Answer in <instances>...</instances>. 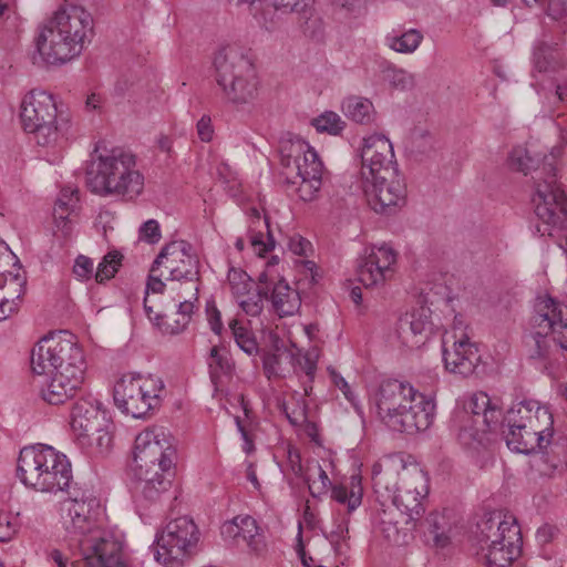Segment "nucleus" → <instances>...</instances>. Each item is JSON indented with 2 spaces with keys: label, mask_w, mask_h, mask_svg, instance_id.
Listing matches in <instances>:
<instances>
[{
  "label": "nucleus",
  "mask_w": 567,
  "mask_h": 567,
  "mask_svg": "<svg viewBox=\"0 0 567 567\" xmlns=\"http://www.w3.org/2000/svg\"><path fill=\"white\" fill-rule=\"evenodd\" d=\"M371 409L392 431L413 434L425 431L434 419L435 403L408 382L383 381L370 396Z\"/></svg>",
  "instance_id": "f257e3e1"
},
{
  "label": "nucleus",
  "mask_w": 567,
  "mask_h": 567,
  "mask_svg": "<svg viewBox=\"0 0 567 567\" xmlns=\"http://www.w3.org/2000/svg\"><path fill=\"white\" fill-rule=\"evenodd\" d=\"M92 33L89 11L79 6H61L39 27L37 50L48 64H64L81 54Z\"/></svg>",
  "instance_id": "f03ea898"
},
{
  "label": "nucleus",
  "mask_w": 567,
  "mask_h": 567,
  "mask_svg": "<svg viewBox=\"0 0 567 567\" xmlns=\"http://www.w3.org/2000/svg\"><path fill=\"white\" fill-rule=\"evenodd\" d=\"M86 186L100 196L132 200L142 194L144 176L136 168L133 153L120 147L103 152L96 148L86 168Z\"/></svg>",
  "instance_id": "7ed1b4c3"
},
{
  "label": "nucleus",
  "mask_w": 567,
  "mask_h": 567,
  "mask_svg": "<svg viewBox=\"0 0 567 567\" xmlns=\"http://www.w3.org/2000/svg\"><path fill=\"white\" fill-rule=\"evenodd\" d=\"M538 165L539 161L530 157L525 148L516 147L511 152L509 166L513 169L525 175L533 169L537 173L532 202L542 224L536 228L540 236H551L553 228L563 225L567 217V195L557 183L554 163L544 161L542 169Z\"/></svg>",
  "instance_id": "20e7f679"
},
{
  "label": "nucleus",
  "mask_w": 567,
  "mask_h": 567,
  "mask_svg": "<svg viewBox=\"0 0 567 567\" xmlns=\"http://www.w3.org/2000/svg\"><path fill=\"white\" fill-rule=\"evenodd\" d=\"M373 487L381 497L390 499L404 514L409 523L419 522L425 507L426 478L416 466L406 467L402 462L375 464L372 468Z\"/></svg>",
  "instance_id": "39448f33"
},
{
  "label": "nucleus",
  "mask_w": 567,
  "mask_h": 567,
  "mask_svg": "<svg viewBox=\"0 0 567 567\" xmlns=\"http://www.w3.org/2000/svg\"><path fill=\"white\" fill-rule=\"evenodd\" d=\"M17 475L27 487L42 493L66 491L73 478L68 457L49 445L23 447L18 458Z\"/></svg>",
  "instance_id": "423d86ee"
},
{
  "label": "nucleus",
  "mask_w": 567,
  "mask_h": 567,
  "mask_svg": "<svg viewBox=\"0 0 567 567\" xmlns=\"http://www.w3.org/2000/svg\"><path fill=\"white\" fill-rule=\"evenodd\" d=\"M281 176L288 190L303 202L315 200L322 185L323 165L313 147L298 136L280 142Z\"/></svg>",
  "instance_id": "0eeeda50"
},
{
  "label": "nucleus",
  "mask_w": 567,
  "mask_h": 567,
  "mask_svg": "<svg viewBox=\"0 0 567 567\" xmlns=\"http://www.w3.org/2000/svg\"><path fill=\"white\" fill-rule=\"evenodd\" d=\"M563 316H567L566 306L547 296L537 298L532 318L534 331L528 342L529 358L540 361L546 369L559 363L560 358H567Z\"/></svg>",
  "instance_id": "6e6552de"
},
{
  "label": "nucleus",
  "mask_w": 567,
  "mask_h": 567,
  "mask_svg": "<svg viewBox=\"0 0 567 567\" xmlns=\"http://www.w3.org/2000/svg\"><path fill=\"white\" fill-rule=\"evenodd\" d=\"M214 65L217 84L229 103L241 106L256 100L259 80L255 64L244 49L223 48L217 52Z\"/></svg>",
  "instance_id": "1a4fd4ad"
},
{
  "label": "nucleus",
  "mask_w": 567,
  "mask_h": 567,
  "mask_svg": "<svg viewBox=\"0 0 567 567\" xmlns=\"http://www.w3.org/2000/svg\"><path fill=\"white\" fill-rule=\"evenodd\" d=\"M20 117L24 131L44 147L58 145L70 127L69 116L58 110L54 96L43 90H32L23 97Z\"/></svg>",
  "instance_id": "9d476101"
},
{
  "label": "nucleus",
  "mask_w": 567,
  "mask_h": 567,
  "mask_svg": "<svg viewBox=\"0 0 567 567\" xmlns=\"http://www.w3.org/2000/svg\"><path fill=\"white\" fill-rule=\"evenodd\" d=\"M31 369L35 374L50 371L84 379L86 362L78 338L65 330L44 336L31 351Z\"/></svg>",
  "instance_id": "9b49d317"
},
{
  "label": "nucleus",
  "mask_w": 567,
  "mask_h": 567,
  "mask_svg": "<svg viewBox=\"0 0 567 567\" xmlns=\"http://www.w3.org/2000/svg\"><path fill=\"white\" fill-rule=\"evenodd\" d=\"M165 383L154 374L123 375L114 385L113 399L118 410L135 419L144 417L162 404Z\"/></svg>",
  "instance_id": "f8f14e48"
},
{
  "label": "nucleus",
  "mask_w": 567,
  "mask_h": 567,
  "mask_svg": "<svg viewBox=\"0 0 567 567\" xmlns=\"http://www.w3.org/2000/svg\"><path fill=\"white\" fill-rule=\"evenodd\" d=\"M155 268L167 272L166 280L181 281L178 289L198 300V275L199 261L192 252V246L185 240H176L167 244L155 259Z\"/></svg>",
  "instance_id": "ddd939ff"
},
{
  "label": "nucleus",
  "mask_w": 567,
  "mask_h": 567,
  "mask_svg": "<svg viewBox=\"0 0 567 567\" xmlns=\"http://www.w3.org/2000/svg\"><path fill=\"white\" fill-rule=\"evenodd\" d=\"M199 540V530L187 516L177 517L156 536L155 559L166 566L179 564L192 555Z\"/></svg>",
  "instance_id": "4468645a"
},
{
  "label": "nucleus",
  "mask_w": 567,
  "mask_h": 567,
  "mask_svg": "<svg viewBox=\"0 0 567 567\" xmlns=\"http://www.w3.org/2000/svg\"><path fill=\"white\" fill-rule=\"evenodd\" d=\"M501 415L498 409L491 406V399L486 393L473 394L467 405L457 410L453 416L452 422L457 431L458 441L465 446L480 442L482 434L492 430Z\"/></svg>",
  "instance_id": "2eb2a0df"
},
{
  "label": "nucleus",
  "mask_w": 567,
  "mask_h": 567,
  "mask_svg": "<svg viewBox=\"0 0 567 567\" xmlns=\"http://www.w3.org/2000/svg\"><path fill=\"white\" fill-rule=\"evenodd\" d=\"M69 497L61 503V518L69 534L80 538L101 532L94 528L101 504L90 488L71 486L66 489Z\"/></svg>",
  "instance_id": "dca6fc26"
},
{
  "label": "nucleus",
  "mask_w": 567,
  "mask_h": 567,
  "mask_svg": "<svg viewBox=\"0 0 567 567\" xmlns=\"http://www.w3.org/2000/svg\"><path fill=\"white\" fill-rule=\"evenodd\" d=\"M176 449L169 432L162 426L142 431L135 439L134 463L159 465L164 470L173 468Z\"/></svg>",
  "instance_id": "f3484780"
},
{
  "label": "nucleus",
  "mask_w": 567,
  "mask_h": 567,
  "mask_svg": "<svg viewBox=\"0 0 567 567\" xmlns=\"http://www.w3.org/2000/svg\"><path fill=\"white\" fill-rule=\"evenodd\" d=\"M361 159V175L364 182L385 179L386 176L391 177L399 173L393 145L385 135L372 134L363 138Z\"/></svg>",
  "instance_id": "a211bd4d"
},
{
  "label": "nucleus",
  "mask_w": 567,
  "mask_h": 567,
  "mask_svg": "<svg viewBox=\"0 0 567 567\" xmlns=\"http://www.w3.org/2000/svg\"><path fill=\"white\" fill-rule=\"evenodd\" d=\"M398 252L389 245L365 247L358 260V279L365 287L384 285L395 272Z\"/></svg>",
  "instance_id": "6ab92c4d"
},
{
  "label": "nucleus",
  "mask_w": 567,
  "mask_h": 567,
  "mask_svg": "<svg viewBox=\"0 0 567 567\" xmlns=\"http://www.w3.org/2000/svg\"><path fill=\"white\" fill-rule=\"evenodd\" d=\"M79 546L89 567H128L123 544L107 532H93Z\"/></svg>",
  "instance_id": "aec40b11"
},
{
  "label": "nucleus",
  "mask_w": 567,
  "mask_h": 567,
  "mask_svg": "<svg viewBox=\"0 0 567 567\" xmlns=\"http://www.w3.org/2000/svg\"><path fill=\"white\" fill-rule=\"evenodd\" d=\"M364 192L377 213H389L405 203L406 187L400 173L364 182Z\"/></svg>",
  "instance_id": "412c9836"
},
{
  "label": "nucleus",
  "mask_w": 567,
  "mask_h": 567,
  "mask_svg": "<svg viewBox=\"0 0 567 567\" xmlns=\"http://www.w3.org/2000/svg\"><path fill=\"white\" fill-rule=\"evenodd\" d=\"M504 420L508 429L517 430L551 431L554 424L549 408L533 399L513 403Z\"/></svg>",
  "instance_id": "4be33fe9"
},
{
  "label": "nucleus",
  "mask_w": 567,
  "mask_h": 567,
  "mask_svg": "<svg viewBox=\"0 0 567 567\" xmlns=\"http://www.w3.org/2000/svg\"><path fill=\"white\" fill-rule=\"evenodd\" d=\"M132 471L134 493L136 497H141L146 502L158 501L162 494L167 492L171 486L173 468L164 470L159 465L134 463Z\"/></svg>",
  "instance_id": "5701e85b"
},
{
  "label": "nucleus",
  "mask_w": 567,
  "mask_h": 567,
  "mask_svg": "<svg viewBox=\"0 0 567 567\" xmlns=\"http://www.w3.org/2000/svg\"><path fill=\"white\" fill-rule=\"evenodd\" d=\"M192 300H194V298H190L189 295L177 291L176 301H178V308L172 321L165 319L161 310H155V306L147 297L144 299V310L147 318L162 333L171 336L179 334L185 331L194 315L195 306Z\"/></svg>",
  "instance_id": "b1692460"
},
{
  "label": "nucleus",
  "mask_w": 567,
  "mask_h": 567,
  "mask_svg": "<svg viewBox=\"0 0 567 567\" xmlns=\"http://www.w3.org/2000/svg\"><path fill=\"white\" fill-rule=\"evenodd\" d=\"M106 412L101 409V403L92 398H82L78 400L71 412V427L76 440L81 439L87 441V433L107 426Z\"/></svg>",
  "instance_id": "393cba45"
},
{
  "label": "nucleus",
  "mask_w": 567,
  "mask_h": 567,
  "mask_svg": "<svg viewBox=\"0 0 567 567\" xmlns=\"http://www.w3.org/2000/svg\"><path fill=\"white\" fill-rule=\"evenodd\" d=\"M480 359L477 347L470 341L465 333H462L457 339L454 336L451 350L445 346L443 349V360L446 370L462 377L473 374Z\"/></svg>",
  "instance_id": "a878e982"
},
{
  "label": "nucleus",
  "mask_w": 567,
  "mask_h": 567,
  "mask_svg": "<svg viewBox=\"0 0 567 567\" xmlns=\"http://www.w3.org/2000/svg\"><path fill=\"white\" fill-rule=\"evenodd\" d=\"M220 533L226 542H233L237 546L246 545L256 553L265 546L264 536L259 532L256 520L248 515L236 516L234 519L224 523Z\"/></svg>",
  "instance_id": "bb28decb"
},
{
  "label": "nucleus",
  "mask_w": 567,
  "mask_h": 567,
  "mask_svg": "<svg viewBox=\"0 0 567 567\" xmlns=\"http://www.w3.org/2000/svg\"><path fill=\"white\" fill-rule=\"evenodd\" d=\"M44 380L41 383V398L49 404H63L73 398L81 388L84 379L63 374L62 372H43Z\"/></svg>",
  "instance_id": "cd10ccee"
},
{
  "label": "nucleus",
  "mask_w": 567,
  "mask_h": 567,
  "mask_svg": "<svg viewBox=\"0 0 567 567\" xmlns=\"http://www.w3.org/2000/svg\"><path fill=\"white\" fill-rule=\"evenodd\" d=\"M513 529L516 537H522L520 528L514 517L494 514L477 524V540L482 548L502 545L507 543L509 532L513 533Z\"/></svg>",
  "instance_id": "c85d7f7f"
},
{
  "label": "nucleus",
  "mask_w": 567,
  "mask_h": 567,
  "mask_svg": "<svg viewBox=\"0 0 567 567\" xmlns=\"http://www.w3.org/2000/svg\"><path fill=\"white\" fill-rule=\"evenodd\" d=\"M554 430L551 431H533L532 429L517 430L508 429L505 435L507 446L523 454L535 452H544L550 444Z\"/></svg>",
  "instance_id": "c756f323"
},
{
  "label": "nucleus",
  "mask_w": 567,
  "mask_h": 567,
  "mask_svg": "<svg viewBox=\"0 0 567 567\" xmlns=\"http://www.w3.org/2000/svg\"><path fill=\"white\" fill-rule=\"evenodd\" d=\"M400 329L405 342H411L412 346L424 343L433 331L430 309L421 307L413 310L401 320Z\"/></svg>",
  "instance_id": "7c9ffc66"
},
{
  "label": "nucleus",
  "mask_w": 567,
  "mask_h": 567,
  "mask_svg": "<svg viewBox=\"0 0 567 567\" xmlns=\"http://www.w3.org/2000/svg\"><path fill=\"white\" fill-rule=\"evenodd\" d=\"M270 291V301L274 310L279 317L295 315L300 306L301 299L297 290L292 289L284 279L275 280L269 275L268 292Z\"/></svg>",
  "instance_id": "2f4dec72"
},
{
  "label": "nucleus",
  "mask_w": 567,
  "mask_h": 567,
  "mask_svg": "<svg viewBox=\"0 0 567 567\" xmlns=\"http://www.w3.org/2000/svg\"><path fill=\"white\" fill-rule=\"evenodd\" d=\"M482 549L486 550L485 558L488 567H509L520 555L522 537H516L515 533L509 532L507 543L491 545Z\"/></svg>",
  "instance_id": "473e14b6"
},
{
  "label": "nucleus",
  "mask_w": 567,
  "mask_h": 567,
  "mask_svg": "<svg viewBox=\"0 0 567 567\" xmlns=\"http://www.w3.org/2000/svg\"><path fill=\"white\" fill-rule=\"evenodd\" d=\"M27 280L21 274H0V290L4 293L0 297L3 307L11 311V315L18 311L22 296L25 292Z\"/></svg>",
  "instance_id": "72a5a7b5"
},
{
  "label": "nucleus",
  "mask_w": 567,
  "mask_h": 567,
  "mask_svg": "<svg viewBox=\"0 0 567 567\" xmlns=\"http://www.w3.org/2000/svg\"><path fill=\"white\" fill-rule=\"evenodd\" d=\"M296 364V353L292 349L277 348L262 357L264 372L268 379L286 378Z\"/></svg>",
  "instance_id": "f704fd0d"
},
{
  "label": "nucleus",
  "mask_w": 567,
  "mask_h": 567,
  "mask_svg": "<svg viewBox=\"0 0 567 567\" xmlns=\"http://www.w3.org/2000/svg\"><path fill=\"white\" fill-rule=\"evenodd\" d=\"M341 110L346 117L359 124H371L375 117L373 103L362 96L346 97L342 101Z\"/></svg>",
  "instance_id": "c9c22d12"
},
{
  "label": "nucleus",
  "mask_w": 567,
  "mask_h": 567,
  "mask_svg": "<svg viewBox=\"0 0 567 567\" xmlns=\"http://www.w3.org/2000/svg\"><path fill=\"white\" fill-rule=\"evenodd\" d=\"M269 274L262 272L259 276V285L252 288L247 296L237 300L243 311L250 317L259 316L264 309V299L268 297Z\"/></svg>",
  "instance_id": "e433bc0d"
},
{
  "label": "nucleus",
  "mask_w": 567,
  "mask_h": 567,
  "mask_svg": "<svg viewBox=\"0 0 567 567\" xmlns=\"http://www.w3.org/2000/svg\"><path fill=\"white\" fill-rule=\"evenodd\" d=\"M361 478L357 475L350 477V486L334 485L331 487V497L340 503L346 504L348 512L357 509L362 503Z\"/></svg>",
  "instance_id": "4c0bfd02"
},
{
  "label": "nucleus",
  "mask_w": 567,
  "mask_h": 567,
  "mask_svg": "<svg viewBox=\"0 0 567 567\" xmlns=\"http://www.w3.org/2000/svg\"><path fill=\"white\" fill-rule=\"evenodd\" d=\"M423 34L416 29H410L401 34L395 32L385 37V44L393 51L402 54H411L420 47Z\"/></svg>",
  "instance_id": "58836bf2"
},
{
  "label": "nucleus",
  "mask_w": 567,
  "mask_h": 567,
  "mask_svg": "<svg viewBox=\"0 0 567 567\" xmlns=\"http://www.w3.org/2000/svg\"><path fill=\"white\" fill-rule=\"evenodd\" d=\"M111 423L107 421V426H101V429L93 433H87V441L79 439V444L86 449L87 453L95 456H103L107 454L112 449L113 439L110 431Z\"/></svg>",
  "instance_id": "ea45409f"
},
{
  "label": "nucleus",
  "mask_w": 567,
  "mask_h": 567,
  "mask_svg": "<svg viewBox=\"0 0 567 567\" xmlns=\"http://www.w3.org/2000/svg\"><path fill=\"white\" fill-rule=\"evenodd\" d=\"M209 374L213 383L218 384V381L224 375H229L233 371L234 364L227 351L213 347L208 358Z\"/></svg>",
  "instance_id": "a19ab883"
},
{
  "label": "nucleus",
  "mask_w": 567,
  "mask_h": 567,
  "mask_svg": "<svg viewBox=\"0 0 567 567\" xmlns=\"http://www.w3.org/2000/svg\"><path fill=\"white\" fill-rule=\"evenodd\" d=\"M306 482L312 497H320L332 487L327 472L319 463L308 466Z\"/></svg>",
  "instance_id": "79ce46f5"
},
{
  "label": "nucleus",
  "mask_w": 567,
  "mask_h": 567,
  "mask_svg": "<svg viewBox=\"0 0 567 567\" xmlns=\"http://www.w3.org/2000/svg\"><path fill=\"white\" fill-rule=\"evenodd\" d=\"M422 524L427 528L430 534L433 535L434 544L439 547H444L449 543V522L444 514L439 512L430 513Z\"/></svg>",
  "instance_id": "37998d69"
},
{
  "label": "nucleus",
  "mask_w": 567,
  "mask_h": 567,
  "mask_svg": "<svg viewBox=\"0 0 567 567\" xmlns=\"http://www.w3.org/2000/svg\"><path fill=\"white\" fill-rule=\"evenodd\" d=\"M312 125L320 133L340 135L346 128V122L333 111H326L312 120Z\"/></svg>",
  "instance_id": "c03bdc74"
},
{
  "label": "nucleus",
  "mask_w": 567,
  "mask_h": 567,
  "mask_svg": "<svg viewBox=\"0 0 567 567\" xmlns=\"http://www.w3.org/2000/svg\"><path fill=\"white\" fill-rule=\"evenodd\" d=\"M229 329L237 343V346L247 354L252 355L258 352V344L252 333L237 319H233L229 322Z\"/></svg>",
  "instance_id": "a18cd8bd"
},
{
  "label": "nucleus",
  "mask_w": 567,
  "mask_h": 567,
  "mask_svg": "<svg viewBox=\"0 0 567 567\" xmlns=\"http://www.w3.org/2000/svg\"><path fill=\"white\" fill-rule=\"evenodd\" d=\"M122 258V254L116 250L107 252L99 264L94 275L96 282L103 284L113 278L121 266Z\"/></svg>",
  "instance_id": "49530a36"
},
{
  "label": "nucleus",
  "mask_w": 567,
  "mask_h": 567,
  "mask_svg": "<svg viewBox=\"0 0 567 567\" xmlns=\"http://www.w3.org/2000/svg\"><path fill=\"white\" fill-rule=\"evenodd\" d=\"M227 280L233 296L238 299L239 297L247 296V293L255 288V284L247 272L241 269L231 268L228 271Z\"/></svg>",
  "instance_id": "de8ad7c7"
},
{
  "label": "nucleus",
  "mask_w": 567,
  "mask_h": 567,
  "mask_svg": "<svg viewBox=\"0 0 567 567\" xmlns=\"http://www.w3.org/2000/svg\"><path fill=\"white\" fill-rule=\"evenodd\" d=\"M434 136L424 130H415L410 142V152L415 156H427L434 151Z\"/></svg>",
  "instance_id": "09e8293b"
},
{
  "label": "nucleus",
  "mask_w": 567,
  "mask_h": 567,
  "mask_svg": "<svg viewBox=\"0 0 567 567\" xmlns=\"http://www.w3.org/2000/svg\"><path fill=\"white\" fill-rule=\"evenodd\" d=\"M556 62V51L549 44L542 43L535 49L534 64L538 72H548L554 70Z\"/></svg>",
  "instance_id": "8fccbe9b"
},
{
  "label": "nucleus",
  "mask_w": 567,
  "mask_h": 567,
  "mask_svg": "<svg viewBox=\"0 0 567 567\" xmlns=\"http://www.w3.org/2000/svg\"><path fill=\"white\" fill-rule=\"evenodd\" d=\"M293 351L296 353V364L295 367H292L293 371L298 373V370H301L309 379V382H312L317 371V353H301L299 349H296Z\"/></svg>",
  "instance_id": "3c124183"
},
{
  "label": "nucleus",
  "mask_w": 567,
  "mask_h": 567,
  "mask_svg": "<svg viewBox=\"0 0 567 567\" xmlns=\"http://www.w3.org/2000/svg\"><path fill=\"white\" fill-rule=\"evenodd\" d=\"M282 411L289 423L293 426H300L307 421L308 404L303 396L297 399L296 403H293V406L284 404Z\"/></svg>",
  "instance_id": "603ef678"
},
{
  "label": "nucleus",
  "mask_w": 567,
  "mask_h": 567,
  "mask_svg": "<svg viewBox=\"0 0 567 567\" xmlns=\"http://www.w3.org/2000/svg\"><path fill=\"white\" fill-rule=\"evenodd\" d=\"M166 277H168V275L164 270V268L156 269L155 261H154L152 265V268L150 270L148 278H147L144 299L147 297L155 307H156V305L150 298V293H153V295L162 293L165 288L163 278L166 279Z\"/></svg>",
  "instance_id": "864d4df0"
},
{
  "label": "nucleus",
  "mask_w": 567,
  "mask_h": 567,
  "mask_svg": "<svg viewBox=\"0 0 567 567\" xmlns=\"http://www.w3.org/2000/svg\"><path fill=\"white\" fill-rule=\"evenodd\" d=\"M385 79L398 90H406L413 86V75L403 69L389 66L384 70Z\"/></svg>",
  "instance_id": "5fc2aeb1"
},
{
  "label": "nucleus",
  "mask_w": 567,
  "mask_h": 567,
  "mask_svg": "<svg viewBox=\"0 0 567 567\" xmlns=\"http://www.w3.org/2000/svg\"><path fill=\"white\" fill-rule=\"evenodd\" d=\"M18 516L10 512L0 511V542L11 540L19 529Z\"/></svg>",
  "instance_id": "6e6d98bb"
},
{
  "label": "nucleus",
  "mask_w": 567,
  "mask_h": 567,
  "mask_svg": "<svg viewBox=\"0 0 567 567\" xmlns=\"http://www.w3.org/2000/svg\"><path fill=\"white\" fill-rule=\"evenodd\" d=\"M68 195L63 190L61 193V197L58 198L54 208H53V217L56 223V226L60 227L62 225L63 233L68 234L70 231V226L68 224V217L70 214L69 204L64 199Z\"/></svg>",
  "instance_id": "4d7b16f0"
},
{
  "label": "nucleus",
  "mask_w": 567,
  "mask_h": 567,
  "mask_svg": "<svg viewBox=\"0 0 567 567\" xmlns=\"http://www.w3.org/2000/svg\"><path fill=\"white\" fill-rule=\"evenodd\" d=\"M235 423L244 441L243 451L250 455L255 451V434L251 425L243 424L239 416L235 417Z\"/></svg>",
  "instance_id": "13d9d810"
},
{
  "label": "nucleus",
  "mask_w": 567,
  "mask_h": 567,
  "mask_svg": "<svg viewBox=\"0 0 567 567\" xmlns=\"http://www.w3.org/2000/svg\"><path fill=\"white\" fill-rule=\"evenodd\" d=\"M73 274L81 280L92 278L93 260L83 255L78 256L73 266Z\"/></svg>",
  "instance_id": "bf43d9fd"
},
{
  "label": "nucleus",
  "mask_w": 567,
  "mask_h": 567,
  "mask_svg": "<svg viewBox=\"0 0 567 567\" xmlns=\"http://www.w3.org/2000/svg\"><path fill=\"white\" fill-rule=\"evenodd\" d=\"M331 377H332V381H333L334 385L338 386L342 391L346 399L353 405L355 411L358 413H362V408L359 404V402L357 401L353 392L351 391L350 385L344 380V378L342 375H340L339 373H337L336 371H331Z\"/></svg>",
  "instance_id": "052dcab7"
},
{
  "label": "nucleus",
  "mask_w": 567,
  "mask_h": 567,
  "mask_svg": "<svg viewBox=\"0 0 567 567\" xmlns=\"http://www.w3.org/2000/svg\"><path fill=\"white\" fill-rule=\"evenodd\" d=\"M140 236L150 244H155L161 239L159 224L155 219H148L140 228Z\"/></svg>",
  "instance_id": "680f3d73"
},
{
  "label": "nucleus",
  "mask_w": 567,
  "mask_h": 567,
  "mask_svg": "<svg viewBox=\"0 0 567 567\" xmlns=\"http://www.w3.org/2000/svg\"><path fill=\"white\" fill-rule=\"evenodd\" d=\"M207 320L212 331L218 336L224 331V324L221 321V313L215 306V303L207 305L206 308Z\"/></svg>",
  "instance_id": "e2e57ef3"
},
{
  "label": "nucleus",
  "mask_w": 567,
  "mask_h": 567,
  "mask_svg": "<svg viewBox=\"0 0 567 567\" xmlns=\"http://www.w3.org/2000/svg\"><path fill=\"white\" fill-rule=\"evenodd\" d=\"M196 131L202 142H210L214 136V127L210 117L207 115H203L197 122Z\"/></svg>",
  "instance_id": "0e129e2a"
},
{
  "label": "nucleus",
  "mask_w": 567,
  "mask_h": 567,
  "mask_svg": "<svg viewBox=\"0 0 567 567\" xmlns=\"http://www.w3.org/2000/svg\"><path fill=\"white\" fill-rule=\"evenodd\" d=\"M251 245L257 251L258 255H264L268 251H270L275 247V240L268 236V241L266 243L264 240L262 234L254 235L251 237Z\"/></svg>",
  "instance_id": "69168bd1"
},
{
  "label": "nucleus",
  "mask_w": 567,
  "mask_h": 567,
  "mask_svg": "<svg viewBox=\"0 0 567 567\" xmlns=\"http://www.w3.org/2000/svg\"><path fill=\"white\" fill-rule=\"evenodd\" d=\"M312 17H313L312 9L310 7H308V4L305 2L301 10L299 12H297L296 22L300 25V28L305 32H307V30L309 29L308 23Z\"/></svg>",
  "instance_id": "338daca9"
},
{
  "label": "nucleus",
  "mask_w": 567,
  "mask_h": 567,
  "mask_svg": "<svg viewBox=\"0 0 567 567\" xmlns=\"http://www.w3.org/2000/svg\"><path fill=\"white\" fill-rule=\"evenodd\" d=\"M49 560L53 561L58 567H68V557L59 549H51L48 553Z\"/></svg>",
  "instance_id": "774afa93"
}]
</instances>
